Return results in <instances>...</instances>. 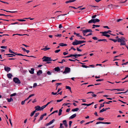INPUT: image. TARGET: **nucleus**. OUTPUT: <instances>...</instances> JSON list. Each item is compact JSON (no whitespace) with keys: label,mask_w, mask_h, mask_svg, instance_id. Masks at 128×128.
<instances>
[{"label":"nucleus","mask_w":128,"mask_h":128,"mask_svg":"<svg viewBox=\"0 0 128 128\" xmlns=\"http://www.w3.org/2000/svg\"><path fill=\"white\" fill-rule=\"evenodd\" d=\"M6 100H7L9 102H12L13 101L12 98V97H10V99L8 98H7Z\"/></svg>","instance_id":"a211bd4d"},{"label":"nucleus","mask_w":128,"mask_h":128,"mask_svg":"<svg viewBox=\"0 0 128 128\" xmlns=\"http://www.w3.org/2000/svg\"><path fill=\"white\" fill-rule=\"evenodd\" d=\"M34 108L36 109V110H37V111L41 110H42V107L41 108L39 106H36Z\"/></svg>","instance_id":"0eeeda50"},{"label":"nucleus","mask_w":128,"mask_h":128,"mask_svg":"<svg viewBox=\"0 0 128 128\" xmlns=\"http://www.w3.org/2000/svg\"><path fill=\"white\" fill-rule=\"evenodd\" d=\"M60 49L57 50H55L54 51V52L56 53H58V52H60Z\"/></svg>","instance_id":"864d4df0"},{"label":"nucleus","mask_w":128,"mask_h":128,"mask_svg":"<svg viewBox=\"0 0 128 128\" xmlns=\"http://www.w3.org/2000/svg\"><path fill=\"white\" fill-rule=\"evenodd\" d=\"M111 124V122H97L96 124Z\"/></svg>","instance_id":"423d86ee"},{"label":"nucleus","mask_w":128,"mask_h":128,"mask_svg":"<svg viewBox=\"0 0 128 128\" xmlns=\"http://www.w3.org/2000/svg\"><path fill=\"white\" fill-rule=\"evenodd\" d=\"M31 70H29V72H30L32 74H33L34 73V69L33 68H31Z\"/></svg>","instance_id":"b1692460"},{"label":"nucleus","mask_w":128,"mask_h":128,"mask_svg":"<svg viewBox=\"0 0 128 128\" xmlns=\"http://www.w3.org/2000/svg\"><path fill=\"white\" fill-rule=\"evenodd\" d=\"M49 104V103H48V102L44 106H42V110H43V109L46 108L47 106H48Z\"/></svg>","instance_id":"c756f323"},{"label":"nucleus","mask_w":128,"mask_h":128,"mask_svg":"<svg viewBox=\"0 0 128 128\" xmlns=\"http://www.w3.org/2000/svg\"><path fill=\"white\" fill-rule=\"evenodd\" d=\"M109 39L110 40H111L114 42H116L117 41L118 42V38L117 39V40L114 39H112V38H109Z\"/></svg>","instance_id":"a878e982"},{"label":"nucleus","mask_w":128,"mask_h":128,"mask_svg":"<svg viewBox=\"0 0 128 128\" xmlns=\"http://www.w3.org/2000/svg\"><path fill=\"white\" fill-rule=\"evenodd\" d=\"M104 80L103 79H97L96 80V81L97 82L102 81H103Z\"/></svg>","instance_id":"3c124183"},{"label":"nucleus","mask_w":128,"mask_h":128,"mask_svg":"<svg viewBox=\"0 0 128 128\" xmlns=\"http://www.w3.org/2000/svg\"><path fill=\"white\" fill-rule=\"evenodd\" d=\"M56 112L58 113V110H55V111H54L50 114L49 115V116H50V115L51 114H54V113H56Z\"/></svg>","instance_id":"c9c22d12"},{"label":"nucleus","mask_w":128,"mask_h":128,"mask_svg":"<svg viewBox=\"0 0 128 128\" xmlns=\"http://www.w3.org/2000/svg\"><path fill=\"white\" fill-rule=\"evenodd\" d=\"M79 109L78 108H74L72 110V112H76Z\"/></svg>","instance_id":"bb28decb"},{"label":"nucleus","mask_w":128,"mask_h":128,"mask_svg":"<svg viewBox=\"0 0 128 128\" xmlns=\"http://www.w3.org/2000/svg\"><path fill=\"white\" fill-rule=\"evenodd\" d=\"M104 119V118L101 117L99 118H98L97 119V120H102Z\"/></svg>","instance_id":"ea45409f"},{"label":"nucleus","mask_w":128,"mask_h":128,"mask_svg":"<svg viewBox=\"0 0 128 128\" xmlns=\"http://www.w3.org/2000/svg\"><path fill=\"white\" fill-rule=\"evenodd\" d=\"M102 41H103L104 42H107V40L106 39H102Z\"/></svg>","instance_id":"69168bd1"},{"label":"nucleus","mask_w":128,"mask_h":128,"mask_svg":"<svg viewBox=\"0 0 128 128\" xmlns=\"http://www.w3.org/2000/svg\"><path fill=\"white\" fill-rule=\"evenodd\" d=\"M72 123V122L71 121H70L69 122V128H70L71 126V124Z\"/></svg>","instance_id":"4c0bfd02"},{"label":"nucleus","mask_w":128,"mask_h":128,"mask_svg":"<svg viewBox=\"0 0 128 128\" xmlns=\"http://www.w3.org/2000/svg\"><path fill=\"white\" fill-rule=\"evenodd\" d=\"M42 73V70H39L37 72V74L38 76H40Z\"/></svg>","instance_id":"dca6fc26"},{"label":"nucleus","mask_w":128,"mask_h":128,"mask_svg":"<svg viewBox=\"0 0 128 128\" xmlns=\"http://www.w3.org/2000/svg\"><path fill=\"white\" fill-rule=\"evenodd\" d=\"M112 32V31L110 30H108L107 31H105L104 32H100V33L102 34H107L110 33V32Z\"/></svg>","instance_id":"6e6552de"},{"label":"nucleus","mask_w":128,"mask_h":128,"mask_svg":"<svg viewBox=\"0 0 128 128\" xmlns=\"http://www.w3.org/2000/svg\"><path fill=\"white\" fill-rule=\"evenodd\" d=\"M62 35L61 34H57L55 35V36L59 37H61Z\"/></svg>","instance_id":"37998d69"},{"label":"nucleus","mask_w":128,"mask_h":128,"mask_svg":"<svg viewBox=\"0 0 128 128\" xmlns=\"http://www.w3.org/2000/svg\"><path fill=\"white\" fill-rule=\"evenodd\" d=\"M128 91V90H127L125 92H118V93H115V94H124V93H126Z\"/></svg>","instance_id":"473e14b6"},{"label":"nucleus","mask_w":128,"mask_h":128,"mask_svg":"<svg viewBox=\"0 0 128 128\" xmlns=\"http://www.w3.org/2000/svg\"><path fill=\"white\" fill-rule=\"evenodd\" d=\"M9 52H10L14 54V52L11 50L10 49H9Z\"/></svg>","instance_id":"bf43d9fd"},{"label":"nucleus","mask_w":128,"mask_h":128,"mask_svg":"<svg viewBox=\"0 0 128 128\" xmlns=\"http://www.w3.org/2000/svg\"><path fill=\"white\" fill-rule=\"evenodd\" d=\"M43 117H44V116L42 115L40 117L39 119V120H38L39 121H40V120H42V119Z\"/></svg>","instance_id":"a19ab883"},{"label":"nucleus","mask_w":128,"mask_h":128,"mask_svg":"<svg viewBox=\"0 0 128 128\" xmlns=\"http://www.w3.org/2000/svg\"><path fill=\"white\" fill-rule=\"evenodd\" d=\"M106 108H103L100 111V112L101 113L103 112L104 111H106Z\"/></svg>","instance_id":"2f4dec72"},{"label":"nucleus","mask_w":128,"mask_h":128,"mask_svg":"<svg viewBox=\"0 0 128 128\" xmlns=\"http://www.w3.org/2000/svg\"><path fill=\"white\" fill-rule=\"evenodd\" d=\"M12 76V75L11 74L9 73L7 74V76L8 78H11Z\"/></svg>","instance_id":"5701e85b"},{"label":"nucleus","mask_w":128,"mask_h":128,"mask_svg":"<svg viewBox=\"0 0 128 128\" xmlns=\"http://www.w3.org/2000/svg\"><path fill=\"white\" fill-rule=\"evenodd\" d=\"M92 26H95L96 27H99L100 26V25H95V24H93L92 25Z\"/></svg>","instance_id":"5fc2aeb1"},{"label":"nucleus","mask_w":128,"mask_h":128,"mask_svg":"<svg viewBox=\"0 0 128 128\" xmlns=\"http://www.w3.org/2000/svg\"><path fill=\"white\" fill-rule=\"evenodd\" d=\"M114 6L112 4H109L107 8H115V7H114Z\"/></svg>","instance_id":"f3484780"},{"label":"nucleus","mask_w":128,"mask_h":128,"mask_svg":"<svg viewBox=\"0 0 128 128\" xmlns=\"http://www.w3.org/2000/svg\"><path fill=\"white\" fill-rule=\"evenodd\" d=\"M92 38L94 40H98V38L96 37H93Z\"/></svg>","instance_id":"603ef678"},{"label":"nucleus","mask_w":128,"mask_h":128,"mask_svg":"<svg viewBox=\"0 0 128 128\" xmlns=\"http://www.w3.org/2000/svg\"><path fill=\"white\" fill-rule=\"evenodd\" d=\"M76 49H77V50L78 51V52H81L82 51V50H81L79 48H76Z\"/></svg>","instance_id":"8fccbe9b"},{"label":"nucleus","mask_w":128,"mask_h":128,"mask_svg":"<svg viewBox=\"0 0 128 128\" xmlns=\"http://www.w3.org/2000/svg\"><path fill=\"white\" fill-rule=\"evenodd\" d=\"M82 66L83 68H87L89 67L88 66H86L84 65H82Z\"/></svg>","instance_id":"09e8293b"},{"label":"nucleus","mask_w":128,"mask_h":128,"mask_svg":"<svg viewBox=\"0 0 128 128\" xmlns=\"http://www.w3.org/2000/svg\"><path fill=\"white\" fill-rule=\"evenodd\" d=\"M21 48H22V50L24 52H26V50L25 48H23L22 47H21Z\"/></svg>","instance_id":"0e129e2a"},{"label":"nucleus","mask_w":128,"mask_h":128,"mask_svg":"<svg viewBox=\"0 0 128 128\" xmlns=\"http://www.w3.org/2000/svg\"><path fill=\"white\" fill-rule=\"evenodd\" d=\"M66 61V60L64 59H63L62 60V61L61 62H58V63L62 64L64 62H65Z\"/></svg>","instance_id":"a18cd8bd"},{"label":"nucleus","mask_w":128,"mask_h":128,"mask_svg":"<svg viewBox=\"0 0 128 128\" xmlns=\"http://www.w3.org/2000/svg\"><path fill=\"white\" fill-rule=\"evenodd\" d=\"M13 54H4V55H7V56L12 55V56H15L16 55L18 56V54L17 53V52H14V53Z\"/></svg>","instance_id":"9d476101"},{"label":"nucleus","mask_w":128,"mask_h":128,"mask_svg":"<svg viewBox=\"0 0 128 128\" xmlns=\"http://www.w3.org/2000/svg\"><path fill=\"white\" fill-rule=\"evenodd\" d=\"M16 95V93H14L13 94H11L10 95V96L11 97H12L13 96H15Z\"/></svg>","instance_id":"58836bf2"},{"label":"nucleus","mask_w":128,"mask_h":128,"mask_svg":"<svg viewBox=\"0 0 128 128\" xmlns=\"http://www.w3.org/2000/svg\"><path fill=\"white\" fill-rule=\"evenodd\" d=\"M104 105L102 104H100V106L99 107V109H100L102 107H104Z\"/></svg>","instance_id":"49530a36"},{"label":"nucleus","mask_w":128,"mask_h":128,"mask_svg":"<svg viewBox=\"0 0 128 128\" xmlns=\"http://www.w3.org/2000/svg\"><path fill=\"white\" fill-rule=\"evenodd\" d=\"M102 36H105L107 37V38H109L110 36V35L106 34H102Z\"/></svg>","instance_id":"c85d7f7f"},{"label":"nucleus","mask_w":128,"mask_h":128,"mask_svg":"<svg viewBox=\"0 0 128 128\" xmlns=\"http://www.w3.org/2000/svg\"><path fill=\"white\" fill-rule=\"evenodd\" d=\"M63 108V107H62V108L59 110V112L58 113V115L59 116H60L62 114V109Z\"/></svg>","instance_id":"393cba45"},{"label":"nucleus","mask_w":128,"mask_h":128,"mask_svg":"<svg viewBox=\"0 0 128 128\" xmlns=\"http://www.w3.org/2000/svg\"><path fill=\"white\" fill-rule=\"evenodd\" d=\"M11 68H10L8 67H5V70L6 72H9Z\"/></svg>","instance_id":"f8f14e48"},{"label":"nucleus","mask_w":128,"mask_h":128,"mask_svg":"<svg viewBox=\"0 0 128 128\" xmlns=\"http://www.w3.org/2000/svg\"><path fill=\"white\" fill-rule=\"evenodd\" d=\"M55 121V120L54 119L52 120V121H50V124H52L53 122Z\"/></svg>","instance_id":"c03bdc74"},{"label":"nucleus","mask_w":128,"mask_h":128,"mask_svg":"<svg viewBox=\"0 0 128 128\" xmlns=\"http://www.w3.org/2000/svg\"><path fill=\"white\" fill-rule=\"evenodd\" d=\"M76 116V114H74L70 116L69 118V119H73L75 118Z\"/></svg>","instance_id":"ddd939ff"},{"label":"nucleus","mask_w":128,"mask_h":128,"mask_svg":"<svg viewBox=\"0 0 128 128\" xmlns=\"http://www.w3.org/2000/svg\"><path fill=\"white\" fill-rule=\"evenodd\" d=\"M73 1L74 0H70L68 1H66V2L65 3L66 4H68L69 3L73 2H74Z\"/></svg>","instance_id":"7c9ffc66"},{"label":"nucleus","mask_w":128,"mask_h":128,"mask_svg":"<svg viewBox=\"0 0 128 128\" xmlns=\"http://www.w3.org/2000/svg\"><path fill=\"white\" fill-rule=\"evenodd\" d=\"M13 80L16 84H20L21 83L19 79L16 77L14 78H13Z\"/></svg>","instance_id":"20e7f679"},{"label":"nucleus","mask_w":128,"mask_h":128,"mask_svg":"<svg viewBox=\"0 0 128 128\" xmlns=\"http://www.w3.org/2000/svg\"><path fill=\"white\" fill-rule=\"evenodd\" d=\"M120 42V46H122L126 44V42L124 40H122V42Z\"/></svg>","instance_id":"aec40b11"},{"label":"nucleus","mask_w":128,"mask_h":128,"mask_svg":"<svg viewBox=\"0 0 128 128\" xmlns=\"http://www.w3.org/2000/svg\"><path fill=\"white\" fill-rule=\"evenodd\" d=\"M42 59H43L42 60L43 62H46V63L47 64H50L51 63V62H49V61H52V60L54 61L57 60L58 59H56L55 60H52L51 59L50 57H49L45 56L43 57Z\"/></svg>","instance_id":"f257e3e1"},{"label":"nucleus","mask_w":128,"mask_h":128,"mask_svg":"<svg viewBox=\"0 0 128 128\" xmlns=\"http://www.w3.org/2000/svg\"><path fill=\"white\" fill-rule=\"evenodd\" d=\"M117 91H123L124 90V89L122 90V89H117Z\"/></svg>","instance_id":"6e6d98bb"},{"label":"nucleus","mask_w":128,"mask_h":128,"mask_svg":"<svg viewBox=\"0 0 128 128\" xmlns=\"http://www.w3.org/2000/svg\"><path fill=\"white\" fill-rule=\"evenodd\" d=\"M7 47V46H1L0 47V48H6Z\"/></svg>","instance_id":"e2e57ef3"},{"label":"nucleus","mask_w":128,"mask_h":128,"mask_svg":"<svg viewBox=\"0 0 128 128\" xmlns=\"http://www.w3.org/2000/svg\"><path fill=\"white\" fill-rule=\"evenodd\" d=\"M81 41H78L76 40H75L72 43V44L74 45H77L81 44Z\"/></svg>","instance_id":"7ed1b4c3"},{"label":"nucleus","mask_w":128,"mask_h":128,"mask_svg":"<svg viewBox=\"0 0 128 128\" xmlns=\"http://www.w3.org/2000/svg\"><path fill=\"white\" fill-rule=\"evenodd\" d=\"M81 31H82V32L84 36H85L86 34L88 32H93L92 30L90 29H86L85 30H82Z\"/></svg>","instance_id":"f03ea898"},{"label":"nucleus","mask_w":128,"mask_h":128,"mask_svg":"<svg viewBox=\"0 0 128 128\" xmlns=\"http://www.w3.org/2000/svg\"><path fill=\"white\" fill-rule=\"evenodd\" d=\"M59 45L61 46H64V43H60L59 44Z\"/></svg>","instance_id":"4d7b16f0"},{"label":"nucleus","mask_w":128,"mask_h":128,"mask_svg":"<svg viewBox=\"0 0 128 128\" xmlns=\"http://www.w3.org/2000/svg\"><path fill=\"white\" fill-rule=\"evenodd\" d=\"M82 55L80 54H73V57H74L75 58H78L77 57H79L80 56H82Z\"/></svg>","instance_id":"9b49d317"},{"label":"nucleus","mask_w":128,"mask_h":128,"mask_svg":"<svg viewBox=\"0 0 128 128\" xmlns=\"http://www.w3.org/2000/svg\"><path fill=\"white\" fill-rule=\"evenodd\" d=\"M72 58L74 59V60H72V59H69L68 60L70 61H73V62H75L76 60H77L78 61H80L79 60H78V59H77L74 58Z\"/></svg>","instance_id":"412c9836"},{"label":"nucleus","mask_w":128,"mask_h":128,"mask_svg":"<svg viewBox=\"0 0 128 128\" xmlns=\"http://www.w3.org/2000/svg\"><path fill=\"white\" fill-rule=\"evenodd\" d=\"M39 112H37L35 114V115L34 116V117L36 118V117L38 116L39 115Z\"/></svg>","instance_id":"79ce46f5"},{"label":"nucleus","mask_w":128,"mask_h":128,"mask_svg":"<svg viewBox=\"0 0 128 128\" xmlns=\"http://www.w3.org/2000/svg\"><path fill=\"white\" fill-rule=\"evenodd\" d=\"M18 56H28L27 55H23L22 54H18Z\"/></svg>","instance_id":"de8ad7c7"},{"label":"nucleus","mask_w":128,"mask_h":128,"mask_svg":"<svg viewBox=\"0 0 128 128\" xmlns=\"http://www.w3.org/2000/svg\"><path fill=\"white\" fill-rule=\"evenodd\" d=\"M54 70L58 72L60 71V69L59 67H57L55 68H54Z\"/></svg>","instance_id":"4be33fe9"},{"label":"nucleus","mask_w":128,"mask_h":128,"mask_svg":"<svg viewBox=\"0 0 128 128\" xmlns=\"http://www.w3.org/2000/svg\"><path fill=\"white\" fill-rule=\"evenodd\" d=\"M0 10H3L5 11H6V12H10V13H14L18 12V11H8L7 10H3L2 9H0Z\"/></svg>","instance_id":"4468645a"},{"label":"nucleus","mask_w":128,"mask_h":128,"mask_svg":"<svg viewBox=\"0 0 128 128\" xmlns=\"http://www.w3.org/2000/svg\"><path fill=\"white\" fill-rule=\"evenodd\" d=\"M62 122L64 124L67 123L66 121V120H64L62 121Z\"/></svg>","instance_id":"052dcab7"},{"label":"nucleus","mask_w":128,"mask_h":128,"mask_svg":"<svg viewBox=\"0 0 128 128\" xmlns=\"http://www.w3.org/2000/svg\"><path fill=\"white\" fill-rule=\"evenodd\" d=\"M48 46H45V48L42 49L41 50H44V51H46L48 50H49L50 49V48H47V47Z\"/></svg>","instance_id":"2eb2a0df"},{"label":"nucleus","mask_w":128,"mask_h":128,"mask_svg":"<svg viewBox=\"0 0 128 128\" xmlns=\"http://www.w3.org/2000/svg\"><path fill=\"white\" fill-rule=\"evenodd\" d=\"M70 71V68L68 67H66L64 71L63 72V73L66 74L69 72Z\"/></svg>","instance_id":"39448f33"},{"label":"nucleus","mask_w":128,"mask_h":128,"mask_svg":"<svg viewBox=\"0 0 128 128\" xmlns=\"http://www.w3.org/2000/svg\"><path fill=\"white\" fill-rule=\"evenodd\" d=\"M16 20L18 21L21 22L25 21L26 20H25L22 19H17Z\"/></svg>","instance_id":"72a5a7b5"},{"label":"nucleus","mask_w":128,"mask_h":128,"mask_svg":"<svg viewBox=\"0 0 128 128\" xmlns=\"http://www.w3.org/2000/svg\"><path fill=\"white\" fill-rule=\"evenodd\" d=\"M95 20L94 19H92L91 20H89L88 22V23L90 24L93 22L95 24Z\"/></svg>","instance_id":"6ab92c4d"},{"label":"nucleus","mask_w":128,"mask_h":128,"mask_svg":"<svg viewBox=\"0 0 128 128\" xmlns=\"http://www.w3.org/2000/svg\"><path fill=\"white\" fill-rule=\"evenodd\" d=\"M73 54H70L69 55L67 56V57L68 58L70 57H71L73 56Z\"/></svg>","instance_id":"680f3d73"},{"label":"nucleus","mask_w":128,"mask_h":128,"mask_svg":"<svg viewBox=\"0 0 128 128\" xmlns=\"http://www.w3.org/2000/svg\"><path fill=\"white\" fill-rule=\"evenodd\" d=\"M125 40V38L123 37L122 36L120 37V38H118V42H122V40Z\"/></svg>","instance_id":"1a4fd4ad"},{"label":"nucleus","mask_w":128,"mask_h":128,"mask_svg":"<svg viewBox=\"0 0 128 128\" xmlns=\"http://www.w3.org/2000/svg\"><path fill=\"white\" fill-rule=\"evenodd\" d=\"M91 6L92 7L97 8V9H98V6H94V5H90V6Z\"/></svg>","instance_id":"e433bc0d"},{"label":"nucleus","mask_w":128,"mask_h":128,"mask_svg":"<svg viewBox=\"0 0 128 128\" xmlns=\"http://www.w3.org/2000/svg\"><path fill=\"white\" fill-rule=\"evenodd\" d=\"M66 89H68L70 91V92H72V91L71 90V88L69 86H66Z\"/></svg>","instance_id":"cd10ccee"},{"label":"nucleus","mask_w":128,"mask_h":128,"mask_svg":"<svg viewBox=\"0 0 128 128\" xmlns=\"http://www.w3.org/2000/svg\"><path fill=\"white\" fill-rule=\"evenodd\" d=\"M57 93L58 92H57L54 93L53 92H52L51 94H52L54 95H56V94L57 95V94H58Z\"/></svg>","instance_id":"13d9d810"},{"label":"nucleus","mask_w":128,"mask_h":128,"mask_svg":"<svg viewBox=\"0 0 128 128\" xmlns=\"http://www.w3.org/2000/svg\"><path fill=\"white\" fill-rule=\"evenodd\" d=\"M70 108H69L67 109L66 110V112H69V111H70Z\"/></svg>","instance_id":"774afa93"},{"label":"nucleus","mask_w":128,"mask_h":128,"mask_svg":"<svg viewBox=\"0 0 128 128\" xmlns=\"http://www.w3.org/2000/svg\"><path fill=\"white\" fill-rule=\"evenodd\" d=\"M103 27L104 28H107L108 29H110V28H109L108 27V26H103Z\"/></svg>","instance_id":"338daca9"},{"label":"nucleus","mask_w":128,"mask_h":128,"mask_svg":"<svg viewBox=\"0 0 128 128\" xmlns=\"http://www.w3.org/2000/svg\"><path fill=\"white\" fill-rule=\"evenodd\" d=\"M95 20V23L96 22H99L100 21V20L97 18L94 19Z\"/></svg>","instance_id":"f704fd0d"}]
</instances>
